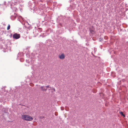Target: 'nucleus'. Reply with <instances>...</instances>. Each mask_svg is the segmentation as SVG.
<instances>
[{
  "label": "nucleus",
  "mask_w": 128,
  "mask_h": 128,
  "mask_svg": "<svg viewBox=\"0 0 128 128\" xmlns=\"http://www.w3.org/2000/svg\"><path fill=\"white\" fill-rule=\"evenodd\" d=\"M20 34H17L16 33L14 34L13 36V38L18 39L20 38Z\"/></svg>",
  "instance_id": "3"
},
{
  "label": "nucleus",
  "mask_w": 128,
  "mask_h": 128,
  "mask_svg": "<svg viewBox=\"0 0 128 128\" xmlns=\"http://www.w3.org/2000/svg\"><path fill=\"white\" fill-rule=\"evenodd\" d=\"M103 40V39L102 38H100L99 39V41L100 42H102Z\"/></svg>",
  "instance_id": "7"
},
{
  "label": "nucleus",
  "mask_w": 128,
  "mask_h": 128,
  "mask_svg": "<svg viewBox=\"0 0 128 128\" xmlns=\"http://www.w3.org/2000/svg\"><path fill=\"white\" fill-rule=\"evenodd\" d=\"M10 28V26L9 24H8L7 28V29L8 30H9Z\"/></svg>",
  "instance_id": "6"
},
{
  "label": "nucleus",
  "mask_w": 128,
  "mask_h": 128,
  "mask_svg": "<svg viewBox=\"0 0 128 128\" xmlns=\"http://www.w3.org/2000/svg\"><path fill=\"white\" fill-rule=\"evenodd\" d=\"M120 114H121L122 116H123L124 117H125V115L123 114V112H120Z\"/></svg>",
  "instance_id": "5"
},
{
  "label": "nucleus",
  "mask_w": 128,
  "mask_h": 128,
  "mask_svg": "<svg viewBox=\"0 0 128 128\" xmlns=\"http://www.w3.org/2000/svg\"><path fill=\"white\" fill-rule=\"evenodd\" d=\"M45 86L46 87V89H47L48 88H51L49 86Z\"/></svg>",
  "instance_id": "8"
},
{
  "label": "nucleus",
  "mask_w": 128,
  "mask_h": 128,
  "mask_svg": "<svg viewBox=\"0 0 128 128\" xmlns=\"http://www.w3.org/2000/svg\"><path fill=\"white\" fill-rule=\"evenodd\" d=\"M53 90L54 91H55V89L54 88H53Z\"/></svg>",
  "instance_id": "11"
},
{
  "label": "nucleus",
  "mask_w": 128,
  "mask_h": 128,
  "mask_svg": "<svg viewBox=\"0 0 128 128\" xmlns=\"http://www.w3.org/2000/svg\"><path fill=\"white\" fill-rule=\"evenodd\" d=\"M59 58L61 60H64L65 57V55L64 53H61L58 56Z\"/></svg>",
  "instance_id": "2"
},
{
  "label": "nucleus",
  "mask_w": 128,
  "mask_h": 128,
  "mask_svg": "<svg viewBox=\"0 0 128 128\" xmlns=\"http://www.w3.org/2000/svg\"><path fill=\"white\" fill-rule=\"evenodd\" d=\"M46 87L45 86H40V88L41 90L42 91H46L47 90V89H46Z\"/></svg>",
  "instance_id": "4"
},
{
  "label": "nucleus",
  "mask_w": 128,
  "mask_h": 128,
  "mask_svg": "<svg viewBox=\"0 0 128 128\" xmlns=\"http://www.w3.org/2000/svg\"><path fill=\"white\" fill-rule=\"evenodd\" d=\"M22 119L25 120L30 121L33 120V118L29 115H23L22 116Z\"/></svg>",
  "instance_id": "1"
},
{
  "label": "nucleus",
  "mask_w": 128,
  "mask_h": 128,
  "mask_svg": "<svg viewBox=\"0 0 128 128\" xmlns=\"http://www.w3.org/2000/svg\"><path fill=\"white\" fill-rule=\"evenodd\" d=\"M30 86H33L34 85V84H33L32 83H30Z\"/></svg>",
  "instance_id": "9"
},
{
  "label": "nucleus",
  "mask_w": 128,
  "mask_h": 128,
  "mask_svg": "<svg viewBox=\"0 0 128 128\" xmlns=\"http://www.w3.org/2000/svg\"><path fill=\"white\" fill-rule=\"evenodd\" d=\"M104 38L105 39H107L108 38V37L107 36H106L104 37Z\"/></svg>",
  "instance_id": "10"
}]
</instances>
